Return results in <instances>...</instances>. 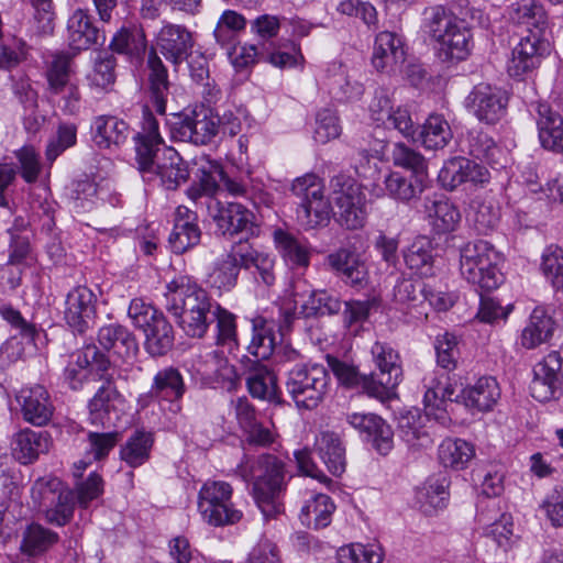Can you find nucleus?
<instances>
[{
    "instance_id": "6e6d98bb",
    "label": "nucleus",
    "mask_w": 563,
    "mask_h": 563,
    "mask_svg": "<svg viewBox=\"0 0 563 563\" xmlns=\"http://www.w3.org/2000/svg\"><path fill=\"white\" fill-rule=\"evenodd\" d=\"M198 167L199 184L198 187H192L188 190L189 196L196 199L198 196H207L208 201L212 195L218 190L219 180L224 179V170L220 163L211 161L208 157H201Z\"/></svg>"
},
{
    "instance_id": "37998d69",
    "label": "nucleus",
    "mask_w": 563,
    "mask_h": 563,
    "mask_svg": "<svg viewBox=\"0 0 563 563\" xmlns=\"http://www.w3.org/2000/svg\"><path fill=\"white\" fill-rule=\"evenodd\" d=\"M484 507L495 510L496 501L492 499L481 500L478 504V508L481 510L477 512V518L479 522L488 525L486 536L492 537L499 548L507 550L510 547V539L512 537L511 517L509 515L503 514L500 519L497 520L496 514L494 516L485 514Z\"/></svg>"
},
{
    "instance_id": "8fccbe9b",
    "label": "nucleus",
    "mask_w": 563,
    "mask_h": 563,
    "mask_svg": "<svg viewBox=\"0 0 563 563\" xmlns=\"http://www.w3.org/2000/svg\"><path fill=\"white\" fill-rule=\"evenodd\" d=\"M251 323L252 339L246 350L256 357L255 362L268 360L274 354L276 347L274 329L263 317L253 318Z\"/></svg>"
},
{
    "instance_id": "473e14b6",
    "label": "nucleus",
    "mask_w": 563,
    "mask_h": 563,
    "mask_svg": "<svg viewBox=\"0 0 563 563\" xmlns=\"http://www.w3.org/2000/svg\"><path fill=\"white\" fill-rule=\"evenodd\" d=\"M201 231L197 224V216L186 207H178L174 229L169 234L168 242L172 251L183 254L200 242Z\"/></svg>"
},
{
    "instance_id": "a878e982",
    "label": "nucleus",
    "mask_w": 563,
    "mask_h": 563,
    "mask_svg": "<svg viewBox=\"0 0 563 563\" xmlns=\"http://www.w3.org/2000/svg\"><path fill=\"white\" fill-rule=\"evenodd\" d=\"M449 380L450 377L444 375L432 379L423 397L426 416L433 417L442 426L450 422V417L444 407L445 402L462 399V389H457Z\"/></svg>"
},
{
    "instance_id": "dca6fc26",
    "label": "nucleus",
    "mask_w": 563,
    "mask_h": 563,
    "mask_svg": "<svg viewBox=\"0 0 563 563\" xmlns=\"http://www.w3.org/2000/svg\"><path fill=\"white\" fill-rule=\"evenodd\" d=\"M562 357L559 352H550L534 369V377L530 384L531 396L545 402L555 399L561 394Z\"/></svg>"
},
{
    "instance_id": "b1692460",
    "label": "nucleus",
    "mask_w": 563,
    "mask_h": 563,
    "mask_svg": "<svg viewBox=\"0 0 563 563\" xmlns=\"http://www.w3.org/2000/svg\"><path fill=\"white\" fill-rule=\"evenodd\" d=\"M153 167L152 177L143 180L147 183L158 181V184L167 190L177 189L189 178L187 163L173 147H164L162 157Z\"/></svg>"
},
{
    "instance_id": "4be33fe9",
    "label": "nucleus",
    "mask_w": 563,
    "mask_h": 563,
    "mask_svg": "<svg viewBox=\"0 0 563 563\" xmlns=\"http://www.w3.org/2000/svg\"><path fill=\"white\" fill-rule=\"evenodd\" d=\"M538 137L543 148L554 153L563 152V118L547 102L532 104Z\"/></svg>"
},
{
    "instance_id": "c9c22d12",
    "label": "nucleus",
    "mask_w": 563,
    "mask_h": 563,
    "mask_svg": "<svg viewBox=\"0 0 563 563\" xmlns=\"http://www.w3.org/2000/svg\"><path fill=\"white\" fill-rule=\"evenodd\" d=\"M499 397V385L492 376H483L474 385L462 389L463 404L478 411L492 410Z\"/></svg>"
},
{
    "instance_id": "69168bd1",
    "label": "nucleus",
    "mask_w": 563,
    "mask_h": 563,
    "mask_svg": "<svg viewBox=\"0 0 563 563\" xmlns=\"http://www.w3.org/2000/svg\"><path fill=\"white\" fill-rule=\"evenodd\" d=\"M216 321L217 345L228 346L230 351L239 346L236 316L219 303L212 312V322Z\"/></svg>"
},
{
    "instance_id": "a211bd4d",
    "label": "nucleus",
    "mask_w": 563,
    "mask_h": 563,
    "mask_svg": "<svg viewBox=\"0 0 563 563\" xmlns=\"http://www.w3.org/2000/svg\"><path fill=\"white\" fill-rule=\"evenodd\" d=\"M67 40L71 49L77 52L89 49L95 45H103L106 34L93 16L85 9H76L67 21Z\"/></svg>"
},
{
    "instance_id": "6ab92c4d",
    "label": "nucleus",
    "mask_w": 563,
    "mask_h": 563,
    "mask_svg": "<svg viewBox=\"0 0 563 563\" xmlns=\"http://www.w3.org/2000/svg\"><path fill=\"white\" fill-rule=\"evenodd\" d=\"M549 51V42L536 35H522L512 48L508 62V74L511 77H521L537 68L542 56Z\"/></svg>"
},
{
    "instance_id": "2f4dec72",
    "label": "nucleus",
    "mask_w": 563,
    "mask_h": 563,
    "mask_svg": "<svg viewBox=\"0 0 563 563\" xmlns=\"http://www.w3.org/2000/svg\"><path fill=\"white\" fill-rule=\"evenodd\" d=\"M90 131L93 143L100 150L119 147L126 142L130 134L129 124L110 114L93 118Z\"/></svg>"
},
{
    "instance_id": "ea45409f",
    "label": "nucleus",
    "mask_w": 563,
    "mask_h": 563,
    "mask_svg": "<svg viewBox=\"0 0 563 563\" xmlns=\"http://www.w3.org/2000/svg\"><path fill=\"white\" fill-rule=\"evenodd\" d=\"M465 142L472 157L493 167H503L504 152L486 132L473 129L467 133Z\"/></svg>"
},
{
    "instance_id": "a18cd8bd",
    "label": "nucleus",
    "mask_w": 563,
    "mask_h": 563,
    "mask_svg": "<svg viewBox=\"0 0 563 563\" xmlns=\"http://www.w3.org/2000/svg\"><path fill=\"white\" fill-rule=\"evenodd\" d=\"M428 177L410 174L404 176L399 173H390L385 178V190L394 199L409 202L418 198L427 187Z\"/></svg>"
},
{
    "instance_id": "9b49d317",
    "label": "nucleus",
    "mask_w": 563,
    "mask_h": 563,
    "mask_svg": "<svg viewBox=\"0 0 563 563\" xmlns=\"http://www.w3.org/2000/svg\"><path fill=\"white\" fill-rule=\"evenodd\" d=\"M508 95L487 82L475 85L464 100L465 109L481 123L497 124L507 113Z\"/></svg>"
},
{
    "instance_id": "f3484780",
    "label": "nucleus",
    "mask_w": 563,
    "mask_h": 563,
    "mask_svg": "<svg viewBox=\"0 0 563 563\" xmlns=\"http://www.w3.org/2000/svg\"><path fill=\"white\" fill-rule=\"evenodd\" d=\"M325 263L345 285L357 290L367 287V267L355 252L340 247L327 256Z\"/></svg>"
},
{
    "instance_id": "1a4fd4ad",
    "label": "nucleus",
    "mask_w": 563,
    "mask_h": 563,
    "mask_svg": "<svg viewBox=\"0 0 563 563\" xmlns=\"http://www.w3.org/2000/svg\"><path fill=\"white\" fill-rule=\"evenodd\" d=\"M371 354L378 373L369 374V388L374 398L384 401L394 395L402 380L400 355L389 343L380 341L372 345Z\"/></svg>"
},
{
    "instance_id": "f03ea898",
    "label": "nucleus",
    "mask_w": 563,
    "mask_h": 563,
    "mask_svg": "<svg viewBox=\"0 0 563 563\" xmlns=\"http://www.w3.org/2000/svg\"><path fill=\"white\" fill-rule=\"evenodd\" d=\"M123 404V396L110 379H106L90 399L88 405L90 424L107 430L88 432V455H92L95 461L106 459L121 440L122 433L115 428L121 417Z\"/></svg>"
},
{
    "instance_id": "ddd939ff",
    "label": "nucleus",
    "mask_w": 563,
    "mask_h": 563,
    "mask_svg": "<svg viewBox=\"0 0 563 563\" xmlns=\"http://www.w3.org/2000/svg\"><path fill=\"white\" fill-rule=\"evenodd\" d=\"M97 296L86 286L73 288L66 296L64 320L74 333L85 334L96 323Z\"/></svg>"
},
{
    "instance_id": "3c124183",
    "label": "nucleus",
    "mask_w": 563,
    "mask_h": 563,
    "mask_svg": "<svg viewBox=\"0 0 563 563\" xmlns=\"http://www.w3.org/2000/svg\"><path fill=\"white\" fill-rule=\"evenodd\" d=\"M554 322L542 308H536L529 319V323L521 334V344L526 349H534L547 342L553 334Z\"/></svg>"
},
{
    "instance_id": "423d86ee",
    "label": "nucleus",
    "mask_w": 563,
    "mask_h": 563,
    "mask_svg": "<svg viewBox=\"0 0 563 563\" xmlns=\"http://www.w3.org/2000/svg\"><path fill=\"white\" fill-rule=\"evenodd\" d=\"M330 376L321 364L296 365L288 373L286 389L298 408L312 410L323 400Z\"/></svg>"
},
{
    "instance_id": "39448f33",
    "label": "nucleus",
    "mask_w": 563,
    "mask_h": 563,
    "mask_svg": "<svg viewBox=\"0 0 563 563\" xmlns=\"http://www.w3.org/2000/svg\"><path fill=\"white\" fill-rule=\"evenodd\" d=\"M128 316L145 334L144 347L152 356H163L174 345V330L163 312L142 298L131 300Z\"/></svg>"
},
{
    "instance_id": "f8f14e48",
    "label": "nucleus",
    "mask_w": 563,
    "mask_h": 563,
    "mask_svg": "<svg viewBox=\"0 0 563 563\" xmlns=\"http://www.w3.org/2000/svg\"><path fill=\"white\" fill-rule=\"evenodd\" d=\"M219 134V115L210 110L192 111L179 117L170 128L175 141L207 145Z\"/></svg>"
},
{
    "instance_id": "5701e85b",
    "label": "nucleus",
    "mask_w": 563,
    "mask_h": 563,
    "mask_svg": "<svg viewBox=\"0 0 563 563\" xmlns=\"http://www.w3.org/2000/svg\"><path fill=\"white\" fill-rule=\"evenodd\" d=\"M187 390L183 374L177 367L161 368L153 377L151 389L145 398L170 404V410L180 411L179 401Z\"/></svg>"
},
{
    "instance_id": "4d7b16f0",
    "label": "nucleus",
    "mask_w": 563,
    "mask_h": 563,
    "mask_svg": "<svg viewBox=\"0 0 563 563\" xmlns=\"http://www.w3.org/2000/svg\"><path fill=\"white\" fill-rule=\"evenodd\" d=\"M350 198V200L334 205L338 209L336 221L347 230H357L365 225L368 214L366 194Z\"/></svg>"
},
{
    "instance_id": "49530a36",
    "label": "nucleus",
    "mask_w": 563,
    "mask_h": 563,
    "mask_svg": "<svg viewBox=\"0 0 563 563\" xmlns=\"http://www.w3.org/2000/svg\"><path fill=\"white\" fill-rule=\"evenodd\" d=\"M146 37L142 29L122 27L110 42L112 52L125 55L131 62H140L146 51Z\"/></svg>"
},
{
    "instance_id": "bf43d9fd",
    "label": "nucleus",
    "mask_w": 563,
    "mask_h": 563,
    "mask_svg": "<svg viewBox=\"0 0 563 563\" xmlns=\"http://www.w3.org/2000/svg\"><path fill=\"white\" fill-rule=\"evenodd\" d=\"M334 509L335 506L328 495L318 494L302 507L300 518L303 523L322 529L330 525Z\"/></svg>"
},
{
    "instance_id": "cd10ccee",
    "label": "nucleus",
    "mask_w": 563,
    "mask_h": 563,
    "mask_svg": "<svg viewBox=\"0 0 563 563\" xmlns=\"http://www.w3.org/2000/svg\"><path fill=\"white\" fill-rule=\"evenodd\" d=\"M18 402L21 405L22 415L25 421L34 426L46 424L54 411L47 390L41 386L22 388L18 396Z\"/></svg>"
},
{
    "instance_id": "f257e3e1",
    "label": "nucleus",
    "mask_w": 563,
    "mask_h": 563,
    "mask_svg": "<svg viewBox=\"0 0 563 563\" xmlns=\"http://www.w3.org/2000/svg\"><path fill=\"white\" fill-rule=\"evenodd\" d=\"M165 308L178 321L185 333L201 339L212 323L218 302L206 289L188 276H179L167 284Z\"/></svg>"
},
{
    "instance_id": "9d476101",
    "label": "nucleus",
    "mask_w": 563,
    "mask_h": 563,
    "mask_svg": "<svg viewBox=\"0 0 563 563\" xmlns=\"http://www.w3.org/2000/svg\"><path fill=\"white\" fill-rule=\"evenodd\" d=\"M132 140L136 168L143 179L151 178L153 166L162 157V151L165 146L158 121L147 106L143 107L140 130Z\"/></svg>"
},
{
    "instance_id": "4468645a",
    "label": "nucleus",
    "mask_w": 563,
    "mask_h": 563,
    "mask_svg": "<svg viewBox=\"0 0 563 563\" xmlns=\"http://www.w3.org/2000/svg\"><path fill=\"white\" fill-rule=\"evenodd\" d=\"M207 207L210 217L216 222L218 234L233 236L239 233H253L254 214L241 203L222 202L210 198Z\"/></svg>"
},
{
    "instance_id": "bb28decb",
    "label": "nucleus",
    "mask_w": 563,
    "mask_h": 563,
    "mask_svg": "<svg viewBox=\"0 0 563 563\" xmlns=\"http://www.w3.org/2000/svg\"><path fill=\"white\" fill-rule=\"evenodd\" d=\"M236 246L242 269L250 272L258 285L272 287L276 282L275 257L254 249L247 242L240 241Z\"/></svg>"
},
{
    "instance_id": "13d9d810",
    "label": "nucleus",
    "mask_w": 563,
    "mask_h": 563,
    "mask_svg": "<svg viewBox=\"0 0 563 563\" xmlns=\"http://www.w3.org/2000/svg\"><path fill=\"white\" fill-rule=\"evenodd\" d=\"M404 260L408 268L415 271L420 276L432 275L433 255L431 242L420 236L416 239L404 252Z\"/></svg>"
},
{
    "instance_id": "2eb2a0df",
    "label": "nucleus",
    "mask_w": 563,
    "mask_h": 563,
    "mask_svg": "<svg viewBox=\"0 0 563 563\" xmlns=\"http://www.w3.org/2000/svg\"><path fill=\"white\" fill-rule=\"evenodd\" d=\"M369 113L377 126L395 129L405 137H413L416 124L409 110L401 107L394 110L387 90H376L369 103Z\"/></svg>"
},
{
    "instance_id": "20e7f679",
    "label": "nucleus",
    "mask_w": 563,
    "mask_h": 563,
    "mask_svg": "<svg viewBox=\"0 0 563 563\" xmlns=\"http://www.w3.org/2000/svg\"><path fill=\"white\" fill-rule=\"evenodd\" d=\"M422 30L438 44V54L443 60H464L473 47V34L464 20L457 19L442 5L424 11Z\"/></svg>"
},
{
    "instance_id": "f704fd0d",
    "label": "nucleus",
    "mask_w": 563,
    "mask_h": 563,
    "mask_svg": "<svg viewBox=\"0 0 563 563\" xmlns=\"http://www.w3.org/2000/svg\"><path fill=\"white\" fill-rule=\"evenodd\" d=\"M423 207L428 222L437 234L454 231L461 220L459 209L446 198L427 197Z\"/></svg>"
},
{
    "instance_id": "052dcab7",
    "label": "nucleus",
    "mask_w": 563,
    "mask_h": 563,
    "mask_svg": "<svg viewBox=\"0 0 563 563\" xmlns=\"http://www.w3.org/2000/svg\"><path fill=\"white\" fill-rule=\"evenodd\" d=\"M274 242L283 258L296 267H307L310 262L308 249L290 233L278 229L274 231Z\"/></svg>"
},
{
    "instance_id": "0e129e2a",
    "label": "nucleus",
    "mask_w": 563,
    "mask_h": 563,
    "mask_svg": "<svg viewBox=\"0 0 563 563\" xmlns=\"http://www.w3.org/2000/svg\"><path fill=\"white\" fill-rule=\"evenodd\" d=\"M328 365L338 378V380L350 388H362L369 397H373L371 391L369 375H362L357 367L349 364L334 356H327Z\"/></svg>"
},
{
    "instance_id": "72a5a7b5",
    "label": "nucleus",
    "mask_w": 563,
    "mask_h": 563,
    "mask_svg": "<svg viewBox=\"0 0 563 563\" xmlns=\"http://www.w3.org/2000/svg\"><path fill=\"white\" fill-rule=\"evenodd\" d=\"M313 450L333 476H341L345 472V446L336 433L320 432L316 438Z\"/></svg>"
},
{
    "instance_id": "680f3d73",
    "label": "nucleus",
    "mask_w": 563,
    "mask_h": 563,
    "mask_svg": "<svg viewBox=\"0 0 563 563\" xmlns=\"http://www.w3.org/2000/svg\"><path fill=\"white\" fill-rule=\"evenodd\" d=\"M117 58L108 52H100L93 62L92 70L87 75L89 86L102 91H109L114 85Z\"/></svg>"
},
{
    "instance_id": "79ce46f5",
    "label": "nucleus",
    "mask_w": 563,
    "mask_h": 563,
    "mask_svg": "<svg viewBox=\"0 0 563 563\" xmlns=\"http://www.w3.org/2000/svg\"><path fill=\"white\" fill-rule=\"evenodd\" d=\"M417 128L413 137L410 140L421 142L428 150H440L445 147L452 140V130L448 121L440 114H431L426 120L419 133Z\"/></svg>"
},
{
    "instance_id": "5fc2aeb1",
    "label": "nucleus",
    "mask_w": 563,
    "mask_h": 563,
    "mask_svg": "<svg viewBox=\"0 0 563 563\" xmlns=\"http://www.w3.org/2000/svg\"><path fill=\"white\" fill-rule=\"evenodd\" d=\"M474 455V446L462 439H445L439 446L441 464L453 470H464Z\"/></svg>"
},
{
    "instance_id": "774afa93",
    "label": "nucleus",
    "mask_w": 563,
    "mask_h": 563,
    "mask_svg": "<svg viewBox=\"0 0 563 563\" xmlns=\"http://www.w3.org/2000/svg\"><path fill=\"white\" fill-rule=\"evenodd\" d=\"M77 142V125L63 122L57 126L55 136H53L46 146L45 156L49 163H53L63 152L73 147Z\"/></svg>"
},
{
    "instance_id": "c85d7f7f",
    "label": "nucleus",
    "mask_w": 563,
    "mask_h": 563,
    "mask_svg": "<svg viewBox=\"0 0 563 563\" xmlns=\"http://www.w3.org/2000/svg\"><path fill=\"white\" fill-rule=\"evenodd\" d=\"M12 456L23 465L33 463L41 454L48 453L53 440L47 431L23 429L12 439Z\"/></svg>"
},
{
    "instance_id": "7c9ffc66",
    "label": "nucleus",
    "mask_w": 563,
    "mask_h": 563,
    "mask_svg": "<svg viewBox=\"0 0 563 563\" xmlns=\"http://www.w3.org/2000/svg\"><path fill=\"white\" fill-rule=\"evenodd\" d=\"M97 340L103 350L112 351L123 361H132L139 352L135 335L124 325L118 323L101 327L98 330Z\"/></svg>"
},
{
    "instance_id": "c03bdc74",
    "label": "nucleus",
    "mask_w": 563,
    "mask_h": 563,
    "mask_svg": "<svg viewBox=\"0 0 563 563\" xmlns=\"http://www.w3.org/2000/svg\"><path fill=\"white\" fill-rule=\"evenodd\" d=\"M490 261H498V253L487 241L475 240L467 242L460 250V272L462 276L474 275L477 265L488 266Z\"/></svg>"
},
{
    "instance_id": "de8ad7c7",
    "label": "nucleus",
    "mask_w": 563,
    "mask_h": 563,
    "mask_svg": "<svg viewBox=\"0 0 563 563\" xmlns=\"http://www.w3.org/2000/svg\"><path fill=\"white\" fill-rule=\"evenodd\" d=\"M238 254V246L234 244L230 252L216 264L208 279L211 287L220 291H230L236 286L242 269Z\"/></svg>"
},
{
    "instance_id": "58836bf2",
    "label": "nucleus",
    "mask_w": 563,
    "mask_h": 563,
    "mask_svg": "<svg viewBox=\"0 0 563 563\" xmlns=\"http://www.w3.org/2000/svg\"><path fill=\"white\" fill-rule=\"evenodd\" d=\"M405 60V49L401 38L393 32H380L375 40L372 63L384 71Z\"/></svg>"
},
{
    "instance_id": "e433bc0d",
    "label": "nucleus",
    "mask_w": 563,
    "mask_h": 563,
    "mask_svg": "<svg viewBox=\"0 0 563 563\" xmlns=\"http://www.w3.org/2000/svg\"><path fill=\"white\" fill-rule=\"evenodd\" d=\"M426 418L418 409L408 410L398 418L399 437L411 450L426 449L432 444V438L423 424Z\"/></svg>"
},
{
    "instance_id": "c756f323",
    "label": "nucleus",
    "mask_w": 563,
    "mask_h": 563,
    "mask_svg": "<svg viewBox=\"0 0 563 563\" xmlns=\"http://www.w3.org/2000/svg\"><path fill=\"white\" fill-rule=\"evenodd\" d=\"M250 366L245 371V384L249 394L260 400L280 404V391L276 375L260 362L247 358Z\"/></svg>"
},
{
    "instance_id": "6e6552de",
    "label": "nucleus",
    "mask_w": 563,
    "mask_h": 563,
    "mask_svg": "<svg viewBox=\"0 0 563 563\" xmlns=\"http://www.w3.org/2000/svg\"><path fill=\"white\" fill-rule=\"evenodd\" d=\"M232 493L233 489L227 482H206L198 495V509L203 520L216 527L240 521L242 511L234 508Z\"/></svg>"
},
{
    "instance_id": "603ef678",
    "label": "nucleus",
    "mask_w": 563,
    "mask_h": 563,
    "mask_svg": "<svg viewBox=\"0 0 563 563\" xmlns=\"http://www.w3.org/2000/svg\"><path fill=\"white\" fill-rule=\"evenodd\" d=\"M449 486L450 479L445 473L434 474L426 481L423 487L418 493V500L424 512L445 507L449 497Z\"/></svg>"
},
{
    "instance_id": "412c9836",
    "label": "nucleus",
    "mask_w": 563,
    "mask_h": 563,
    "mask_svg": "<svg viewBox=\"0 0 563 563\" xmlns=\"http://www.w3.org/2000/svg\"><path fill=\"white\" fill-rule=\"evenodd\" d=\"M194 44L191 32L180 24L166 23L157 34L158 51L175 66L190 56Z\"/></svg>"
},
{
    "instance_id": "09e8293b",
    "label": "nucleus",
    "mask_w": 563,
    "mask_h": 563,
    "mask_svg": "<svg viewBox=\"0 0 563 563\" xmlns=\"http://www.w3.org/2000/svg\"><path fill=\"white\" fill-rule=\"evenodd\" d=\"M154 438L151 432L135 430L120 448V459L130 467H139L151 456Z\"/></svg>"
},
{
    "instance_id": "864d4df0",
    "label": "nucleus",
    "mask_w": 563,
    "mask_h": 563,
    "mask_svg": "<svg viewBox=\"0 0 563 563\" xmlns=\"http://www.w3.org/2000/svg\"><path fill=\"white\" fill-rule=\"evenodd\" d=\"M58 539L56 532L38 523H31L22 533L20 550L27 556H37L57 543Z\"/></svg>"
},
{
    "instance_id": "aec40b11",
    "label": "nucleus",
    "mask_w": 563,
    "mask_h": 563,
    "mask_svg": "<svg viewBox=\"0 0 563 563\" xmlns=\"http://www.w3.org/2000/svg\"><path fill=\"white\" fill-rule=\"evenodd\" d=\"M349 424L383 455L388 454L394 444L390 426L375 413L353 412L346 416Z\"/></svg>"
},
{
    "instance_id": "393cba45",
    "label": "nucleus",
    "mask_w": 563,
    "mask_h": 563,
    "mask_svg": "<svg viewBox=\"0 0 563 563\" xmlns=\"http://www.w3.org/2000/svg\"><path fill=\"white\" fill-rule=\"evenodd\" d=\"M507 19L527 35L543 37L548 27V14L543 5L536 0H520L507 9Z\"/></svg>"
},
{
    "instance_id": "e2e57ef3",
    "label": "nucleus",
    "mask_w": 563,
    "mask_h": 563,
    "mask_svg": "<svg viewBox=\"0 0 563 563\" xmlns=\"http://www.w3.org/2000/svg\"><path fill=\"white\" fill-rule=\"evenodd\" d=\"M71 60L73 56L66 52H60L53 56L46 70V80L51 95H60L64 91V87L73 82L70 80Z\"/></svg>"
},
{
    "instance_id": "a19ab883",
    "label": "nucleus",
    "mask_w": 563,
    "mask_h": 563,
    "mask_svg": "<svg viewBox=\"0 0 563 563\" xmlns=\"http://www.w3.org/2000/svg\"><path fill=\"white\" fill-rule=\"evenodd\" d=\"M331 206L323 192L298 202L296 220L303 230L324 227L330 221Z\"/></svg>"
},
{
    "instance_id": "0eeeda50",
    "label": "nucleus",
    "mask_w": 563,
    "mask_h": 563,
    "mask_svg": "<svg viewBox=\"0 0 563 563\" xmlns=\"http://www.w3.org/2000/svg\"><path fill=\"white\" fill-rule=\"evenodd\" d=\"M31 494L34 503L45 510L48 522L65 526L73 518L74 493L57 477L38 478L33 484Z\"/></svg>"
},
{
    "instance_id": "7ed1b4c3",
    "label": "nucleus",
    "mask_w": 563,
    "mask_h": 563,
    "mask_svg": "<svg viewBox=\"0 0 563 563\" xmlns=\"http://www.w3.org/2000/svg\"><path fill=\"white\" fill-rule=\"evenodd\" d=\"M246 481L253 483V497L264 518H276L284 511L286 490L285 463L273 454H261L249 468L242 470Z\"/></svg>"
},
{
    "instance_id": "4c0bfd02",
    "label": "nucleus",
    "mask_w": 563,
    "mask_h": 563,
    "mask_svg": "<svg viewBox=\"0 0 563 563\" xmlns=\"http://www.w3.org/2000/svg\"><path fill=\"white\" fill-rule=\"evenodd\" d=\"M147 67L150 70L148 81L153 108L158 114L164 115L169 95L168 71L154 49L148 54Z\"/></svg>"
},
{
    "instance_id": "338daca9",
    "label": "nucleus",
    "mask_w": 563,
    "mask_h": 563,
    "mask_svg": "<svg viewBox=\"0 0 563 563\" xmlns=\"http://www.w3.org/2000/svg\"><path fill=\"white\" fill-rule=\"evenodd\" d=\"M342 308V301L325 290H311L300 306V313L306 318L336 314Z\"/></svg>"
}]
</instances>
